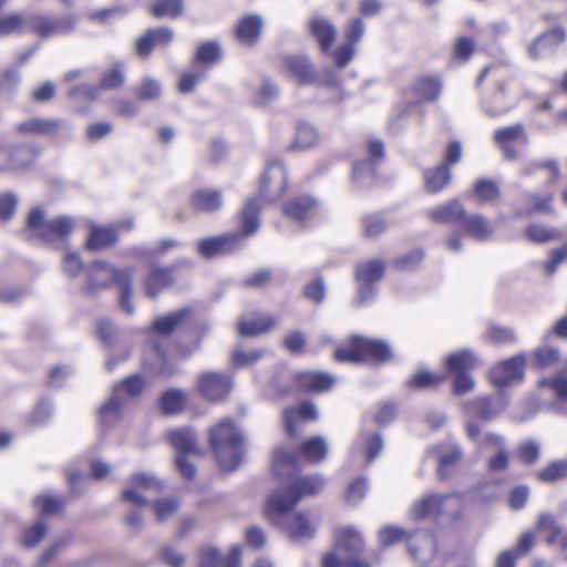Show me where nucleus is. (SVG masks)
<instances>
[{
  "label": "nucleus",
  "instance_id": "nucleus-25",
  "mask_svg": "<svg viewBox=\"0 0 567 567\" xmlns=\"http://www.w3.org/2000/svg\"><path fill=\"white\" fill-rule=\"evenodd\" d=\"M190 205L197 212L214 213L223 206L221 193L209 189L196 190L192 194Z\"/></svg>",
  "mask_w": 567,
  "mask_h": 567
},
{
  "label": "nucleus",
  "instance_id": "nucleus-39",
  "mask_svg": "<svg viewBox=\"0 0 567 567\" xmlns=\"http://www.w3.org/2000/svg\"><path fill=\"white\" fill-rule=\"evenodd\" d=\"M414 91L425 101H434L442 92V81L435 76L421 78L415 83Z\"/></svg>",
  "mask_w": 567,
  "mask_h": 567
},
{
  "label": "nucleus",
  "instance_id": "nucleus-29",
  "mask_svg": "<svg viewBox=\"0 0 567 567\" xmlns=\"http://www.w3.org/2000/svg\"><path fill=\"white\" fill-rule=\"evenodd\" d=\"M125 404L124 399L112 392L110 399L99 409L100 424L104 427L115 424L122 416Z\"/></svg>",
  "mask_w": 567,
  "mask_h": 567
},
{
  "label": "nucleus",
  "instance_id": "nucleus-22",
  "mask_svg": "<svg viewBox=\"0 0 567 567\" xmlns=\"http://www.w3.org/2000/svg\"><path fill=\"white\" fill-rule=\"evenodd\" d=\"M284 64L299 83L310 84L315 81L313 66L309 58L303 55L287 56Z\"/></svg>",
  "mask_w": 567,
  "mask_h": 567
},
{
  "label": "nucleus",
  "instance_id": "nucleus-45",
  "mask_svg": "<svg viewBox=\"0 0 567 567\" xmlns=\"http://www.w3.org/2000/svg\"><path fill=\"white\" fill-rule=\"evenodd\" d=\"M221 56V50L217 42L206 41L202 43L196 51L195 62L210 65L217 62Z\"/></svg>",
  "mask_w": 567,
  "mask_h": 567
},
{
  "label": "nucleus",
  "instance_id": "nucleus-20",
  "mask_svg": "<svg viewBox=\"0 0 567 567\" xmlns=\"http://www.w3.org/2000/svg\"><path fill=\"white\" fill-rule=\"evenodd\" d=\"M299 385L308 392H324L336 383V378L324 372L303 371L297 374Z\"/></svg>",
  "mask_w": 567,
  "mask_h": 567
},
{
  "label": "nucleus",
  "instance_id": "nucleus-40",
  "mask_svg": "<svg viewBox=\"0 0 567 567\" xmlns=\"http://www.w3.org/2000/svg\"><path fill=\"white\" fill-rule=\"evenodd\" d=\"M543 483H553L567 477V460H555L536 474Z\"/></svg>",
  "mask_w": 567,
  "mask_h": 567
},
{
  "label": "nucleus",
  "instance_id": "nucleus-60",
  "mask_svg": "<svg viewBox=\"0 0 567 567\" xmlns=\"http://www.w3.org/2000/svg\"><path fill=\"white\" fill-rule=\"evenodd\" d=\"M443 379V377H439L430 372H419L406 381V386L425 389L441 383Z\"/></svg>",
  "mask_w": 567,
  "mask_h": 567
},
{
  "label": "nucleus",
  "instance_id": "nucleus-46",
  "mask_svg": "<svg viewBox=\"0 0 567 567\" xmlns=\"http://www.w3.org/2000/svg\"><path fill=\"white\" fill-rule=\"evenodd\" d=\"M184 394L181 390L171 389L163 393L161 398V408L164 414H176L182 411L184 405Z\"/></svg>",
  "mask_w": 567,
  "mask_h": 567
},
{
  "label": "nucleus",
  "instance_id": "nucleus-38",
  "mask_svg": "<svg viewBox=\"0 0 567 567\" xmlns=\"http://www.w3.org/2000/svg\"><path fill=\"white\" fill-rule=\"evenodd\" d=\"M477 363V358L473 352L468 350H463L456 353H453L446 359L447 370L458 373H466V371L473 369Z\"/></svg>",
  "mask_w": 567,
  "mask_h": 567
},
{
  "label": "nucleus",
  "instance_id": "nucleus-13",
  "mask_svg": "<svg viewBox=\"0 0 567 567\" xmlns=\"http://www.w3.org/2000/svg\"><path fill=\"white\" fill-rule=\"evenodd\" d=\"M241 244V234H227L199 240L197 244V250L202 257L213 258L216 256L230 254L237 250Z\"/></svg>",
  "mask_w": 567,
  "mask_h": 567
},
{
  "label": "nucleus",
  "instance_id": "nucleus-53",
  "mask_svg": "<svg viewBox=\"0 0 567 567\" xmlns=\"http://www.w3.org/2000/svg\"><path fill=\"white\" fill-rule=\"evenodd\" d=\"M364 456L368 464L372 463L383 449V439L379 433L363 434Z\"/></svg>",
  "mask_w": 567,
  "mask_h": 567
},
{
  "label": "nucleus",
  "instance_id": "nucleus-27",
  "mask_svg": "<svg viewBox=\"0 0 567 567\" xmlns=\"http://www.w3.org/2000/svg\"><path fill=\"white\" fill-rule=\"evenodd\" d=\"M317 209L318 206L313 198L301 196L287 204L284 208V213L297 221H305L311 218Z\"/></svg>",
  "mask_w": 567,
  "mask_h": 567
},
{
  "label": "nucleus",
  "instance_id": "nucleus-43",
  "mask_svg": "<svg viewBox=\"0 0 567 567\" xmlns=\"http://www.w3.org/2000/svg\"><path fill=\"white\" fill-rule=\"evenodd\" d=\"M182 0H155L151 7L152 14L157 19L165 17L176 18L182 13Z\"/></svg>",
  "mask_w": 567,
  "mask_h": 567
},
{
  "label": "nucleus",
  "instance_id": "nucleus-42",
  "mask_svg": "<svg viewBox=\"0 0 567 567\" xmlns=\"http://www.w3.org/2000/svg\"><path fill=\"white\" fill-rule=\"evenodd\" d=\"M135 96L141 101H152L161 96L162 84L158 80L152 76L142 79L138 85L134 89Z\"/></svg>",
  "mask_w": 567,
  "mask_h": 567
},
{
  "label": "nucleus",
  "instance_id": "nucleus-17",
  "mask_svg": "<svg viewBox=\"0 0 567 567\" xmlns=\"http://www.w3.org/2000/svg\"><path fill=\"white\" fill-rule=\"evenodd\" d=\"M132 484L133 488H127L122 492V499L133 502L141 506L148 504L144 492L154 491L158 493L163 489V483L147 474L133 475Z\"/></svg>",
  "mask_w": 567,
  "mask_h": 567
},
{
  "label": "nucleus",
  "instance_id": "nucleus-26",
  "mask_svg": "<svg viewBox=\"0 0 567 567\" xmlns=\"http://www.w3.org/2000/svg\"><path fill=\"white\" fill-rule=\"evenodd\" d=\"M509 400L505 393H497L493 398H481L475 402V411L483 420H491L505 410Z\"/></svg>",
  "mask_w": 567,
  "mask_h": 567
},
{
  "label": "nucleus",
  "instance_id": "nucleus-16",
  "mask_svg": "<svg viewBox=\"0 0 567 567\" xmlns=\"http://www.w3.org/2000/svg\"><path fill=\"white\" fill-rule=\"evenodd\" d=\"M197 386L205 399L218 401L229 393L231 381L227 374L206 372L198 378Z\"/></svg>",
  "mask_w": 567,
  "mask_h": 567
},
{
  "label": "nucleus",
  "instance_id": "nucleus-28",
  "mask_svg": "<svg viewBox=\"0 0 567 567\" xmlns=\"http://www.w3.org/2000/svg\"><path fill=\"white\" fill-rule=\"evenodd\" d=\"M262 24L264 22L261 17L257 14H248L238 22L236 35L239 41L252 44L259 39Z\"/></svg>",
  "mask_w": 567,
  "mask_h": 567
},
{
  "label": "nucleus",
  "instance_id": "nucleus-37",
  "mask_svg": "<svg viewBox=\"0 0 567 567\" xmlns=\"http://www.w3.org/2000/svg\"><path fill=\"white\" fill-rule=\"evenodd\" d=\"M359 341L361 348L364 350L365 359L370 357L380 362L390 361L392 359V351L386 342L363 337H361Z\"/></svg>",
  "mask_w": 567,
  "mask_h": 567
},
{
  "label": "nucleus",
  "instance_id": "nucleus-33",
  "mask_svg": "<svg viewBox=\"0 0 567 567\" xmlns=\"http://www.w3.org/2000/svg\"><path fill=\"white\" fill-rule=\"evenodd\" d=\"M300 456L310 463H319L328 454L327 441L322 436L306 440L298 450Z\"/></svg>",
  "mask_w": 567,
  "mask_h": 567
},
{
  "label": "nucleus",
  "instance_id": "nucleus-2",
  "mask_svg": "<svg viewBox=\"0 0 567 567\" xmlns=\"http://www.w3.org/2000/svg\"><path fill=\"white\" fill-rule=\"evenodd\" d=\"M85 271L86 284L84 290L86 293L95 295L102 290L117 287L120 307L127 315L134 313L132 303L134 267L116 268L106 261L95 260L86 267Z\"/></svg>",
  "mask_w": 567,
  "mask_h": 567
},
{
  "label": "nucleus",
  "instance_id": "nucleus-64",
  "mask_svg": "<svg viewBox=\"0 0 567 567\" xmlns=\"http://www.w3.org/2000/svg\"><path fill=\"white\" fill-rule=\"evenodd\" d=\"M221 556L214 547H205L199 553L198 567H220Z\"/></svg>",
  "mask_w": 567,
  "mask_h": 567
},
{
  "label": "nucleus",
  "instance_id": "nucleus-47",
  "mask_svg": "<svg viewBox=\"0 0 567 567\" xmlns=\"http://www.w3.org/2000/svg\"><path fill=\"white\" fill-rule=\"evenodd\" d=\"M542 454L540 445L534 440H525L518 446L516 451L517 458L526 464L533 465L539 458Z\"/></svg>",
  "mask_w": 567,
  "mask_h": 567
},
{
  "label": "nucleus",
  "instance_id": "nucleus-44",
  "mask_svg": "<svg viewBox=\"0 0 567 567\" xmlns=\"http://www.w3.org/2000/svg\"><path fill=\"white\" fill-rule=\"evenodd\" d=\"M297 454L286 447H279L274 452L272 466L277 476L284 475L285 468L297 466Z\"/></svg>",
  "mask_w": 567,
  "mask_h": 567
},
{
  "label": "nucleus",
  "instance_id": "nucleus-59",
  "mask_svg": "<svg viewBox=\"0 0 567 567\" xmlns=\"http://www.w3.org/2000/svg\"><path fill=\"white\" fill-rule=\"evenodd\" d=\"M549 38L555 39L558 44L565 40V30L561 27H556L534 41L528 48L529 55L533 59H539L542 56L538 48Z\"/></svg>",
  "mask_w": 567,
  "mask_h": 567
},
{
  "label": "nucleus",
  "instance_id": "nucleus-35",
  "mask_svg": "<svg viewBox=\"0 0 567 567\" xmlns=\"http://www.w3.org/2000/svg\"><path fill=\"white\" fill-rule=\"evenodd\" d=\"M319 141L320 135L313 126L300 123L297 126L295 141L289 145V148L291 151H306L318 145Z\"/></svg>",
  "mask_w": 567,
  "mask_h": 567
},
{
  "label": "nucleus",
  "instance_id": "nucleus-57",
  "mask_svg": "<svg viewBox=\"0 0 567 567\" xmlns=\"http://www.w3.org/2000/svg\"><path fill=\"white\" fill-rule=\"evenodd\" d=\"M369 488L368 478L364 476L358 477L352 481L347 489V501L351 504H357L363 499Z\"/></svg>",
  "mask_w": 567,
  "mask_h": 567
},
{
  "label": "nucleus",
  "instance_id": "nucleus-18",
  "mask_svg": "<svg viewBox=\"0 0 567 567\" xmlns=\"http://www.w3.org/2000/svg\"><path fill=\"white\" fill-rule=\"evenodd\" d=\"M174 280L173 268L154 267L143 280L144 293L150 299H156Z\"/></svg>",
  "mask_w": 567,
  "mask_h": 567
},
{
  "label": "nucleus",
  "instance_id": "nucleus-50",
  "mask_svg": "<svg viewBox=\"0 0 567 567\" xmlns=\"http://www.w3.org/2000/svg\"><path fill=\"white\" fill-rule=\"evenodd\" d=\"M474 194L480 200L489 202L499 196V187L495 181L481 178L473 185Z\"/></svg>",
  "mask_w": 567,
  "mask_h": 567
},
{
  "label": "nucleus",
  "instance_id": "nucleus-6",
  "mask_svg": "<svg viewBox=\"0 0 567 567\" xmlns=\"http://www.w3.org/2000/svg\"><path fill=\"white\" fill-rule=\"evenodd\" d=\"M73 228L72 217L58 216L48 219L43 209L33 207L28 213L23 236L30 241L52 243L54 239L66 238Z\"/></svg>",
  "mask_w": 567,
  "mask_h": 567
},
{
  "label": "nucleus",
  "instance_id": "nucleus-23",
  "mask_svg": "<svg viewBox=\"0 0 567 567\" xmlns=\"http://www.w3.org/2000/svg\"><path fill=\"white\" fill-rule=\"evenodd\" d=\"M189 315L190 308L184 307L165 316L157 317L152 324V330L153 332L163 336L171 334L176 328L186 321Z\"/></svg>",
  "mask_w": 567,
  "mask_h": 567
},
{
  "label": "nucleus",
  "instance_id": "nucleus-32",
  "mask_svg": "<svg viewBox=\"0 0 567 567\" xmlns=\"http://www.w3.org/2000/svg\"><path fill=\"white\" fill-rule=\"evenodd\" d=\"M461 226L477 240H487L493 234L492 224L481 215L467 216L465 214Z\"/></svg>",
  "mask_w": 567,
  "mask_h": 567
},
{
  "label": "nucleus",
  "instance_id": "nucleus-7",
  "mask_svg": "<svg viewBox=\"0 0 567 567\" xmlns=\"http://www.w3.org/2000/svg\"><path fill=\"white\" fill-rule=\"evenodd\" d=\"M461 505V496L457 493H429L412 505L411 516L415 520L456 518Z\"/></svg>",
  "mask_w": 567,
  "mask_h": 567
},
{
  "label": "nucleus",
  "instance_id": "nucleus-63",
  "mask_svg": "<svg viewBox=\"0 0 567 567\" xmlns=\"http://www.w3.org/2000/svg\"><path fill=\"white\" fill-rule=\"evenodd\" d=\"M527 238L534 243H546L556 238L557 233L542 225H530L525 231Z\"/></svg>",
  "mask_w": 567,
  "mask_h": 567
},
{
  "label": "nucleus",
  "instance_id": "nucleus-5",
  "mask_svg": "<svg viewBox=\"0 0 567 567\" xmlns=\"http://www.w3.org/2000/svg\"><path fill=\"white\" fill-rule=\"evenodd\" d=\"M78 19L66 16L56 20L41 14H9L0 19V33L8 34L13 31L27 30L41 38L64 34L75 29Z\"/></svg>",
  "mask_w": 567,
  "mask_h": 567
},
{
  "label": "nucleus",
  "instance_id": "nucleus-14",
  "mask_svg": "<svg viewBox=\"0 0 567 567\" xmlns=\"http://www.w3.org/2000/svg\"><path fill=\"white\" fill-rule=\"evenodd\" d=\"M528 135L522 123L497 128L494 133L495 144L501 148L504 157L508 161H515L518 158V152L512 144L514 142L528 144Z\"/></svg>",
  "mask_w": 567,
  "mask_h": 567
},
{
  "label": "nucleus",
  "instance_id": "nucleus-4",
  "mask_svg": "<svg viewBox=\"0 0 567 567\" xmlns=\"http://www.w3.org/2000/svg\"><path fill=\"white\" fill-rule=\"evenodd\" d=\"M209 444L223 471H234L241 463L244 439L231 419H225L210 429Z\"/></svg>",
  "mask_w": 567,
  "mask_h": 567
},
{
  "label": "nucleus",
  "instance_id": "nucleus-1",
  "mask_svg": "<svg viewBox=\"0 0 567 567\" xmlns=\"http://www.w3.org/2000/svg\"><path fill=\"white\" fill-rule=\"evenodd\" d=\"M323 486L324 480L321 475H308L297 478L289 487L276 488L266 502L267 518L292 540L311 538L315 534L313 527L305 515L293 514L292 511L303 497L319 493Z\"/></svg>",
  "mask_w": 567,
  "mask_h": 567
},
{
  "label": "nucleus",
  "instance_id": "nucleus-41",
  "mask_svg": "<svg viewBox=\"0 0 567 567\" xmlns=\"http://www.w3.org/2000/svg\"><path fill=\"white\" fill-rule=\"evenodd\" d=\"M462 455V449L458 445H452L446 453H443L439 456V480L445 481L450 477V468L461 460Z\"/></svg>",
  "mask_w": 567,
  "mask_h": 567
},
{
  "label": "nucleus",
  "instance_id": "nucleus-21",
  "mask_svg": "<svg viewBox=\"0 0 567 567\" xmlns=\"http://www.w3.org/2000/svg\"><path fill=\"white\" fill-rule=\"evenodd\" d=\"M277 323L276 318L266 313H258L251 319H241L238 332L243 337H256L270 331Z\"/></svg>",
  "mask_w": 567,
  "mask_h": 567
},
{
  "label": "nucleus",
  "instance_id": "nucleus-56",
  "mask_svg": "<svg viewBox=\"0 0 567 567\" xmlns=\"http://www.w3.org/2000/svg\"><path fill=\"white\" fill-rule=\"evenodd\" d=\"M125 82V74L123 68L116 65L105 72L103 75L100 89L102 90H114L121 87Z\"/></svg>",
  "mask_w": 567,
  "mask_h": 567
},
{
  "label": "nucleus",
  "instance_id": "nucleus-51",
  "mask_svg": "<svg viewBox=\"0 0 567 567\" xmlns=\"http://www.w3.org/2000/svg\"><path fill=\"white\" fill-rule=\"evenodd\" d=\"M19 205V197L12 192L0 193V221L11 220Z\"/></svg>",
  "mask_w": 567,
  "mask_h": 567
},
{
  "label": "nucleus",
  "instance_id": "nucleus-3",
  "mask_svg": "<svg viewBox=\"0 0 567 567\" xmlns=\"http://www.w3.org/2000/svg\"><path fill=\"white\" fill-rule=\"evenodd\" d=\"M287 184L288 177L284 165L277 161L270 163L260 179L258 197L248 199L243 209L244 235H252L259 228V202L268 203L280 198L287 188Z\"/></svg>",
  "mask_w": 567,
  "mask_h": 567
},
{
  "label": "nucleus",
  "instance_id": "nucleus-52",
  "mask_svg": "<svg viewBox=\"0 0 567 567\" xmlns=\"http://www.w3.org/2000/svg\"><path fill=\"white\" fill-rule=\"evenodd\" d=\"M528 200L533 205L532 209H527L526 212H516L517 217H522L524 215L532 214L533 210L545 213V214H551V202H553V195L550 194H528Z\"/></svg>",
  "mask_w": 567,
  "mask_h": 567
},
{
  "label": "nucleus",
  "instance_id": "nucleus-48",
  "mask_svg": "<svg viewBox=\"0 0 567 567\" xmlns=\"http://www.w3.org/2000/svg\"><path fill=\"white\" fill-rule=\"evenodd\" d=\"M360 336L352 338V348L339 349L336 351L334 357L340 362L359 363L365 360V353L363 348L360 346Z\"/></svg>",
  "mask_w": 567,
  "mask_h": 567
},
{
  "label": "nucleus",
  "instance_id": "nucleus-12",
  "mask_svg": "<svg viewBox=\"0 0 567 567\" xmlns=\"http://www.w3.org/2000/svg\"><path fill=\"white\" fill-rule=\"evenodd\" d=\"M309 34L316 40L321 53L330 52L337 39V28L331 20L319 13H313L307 22Z\"/></svg>",
  "mask_w": 567,
  "mask_h": 567
},
{
  "label": "nucleus",
  "instance_id": "nucleus-10",
  "mask_svg": "<svg viewBox=\"0 0 567 567\" xmlns=\"http://www.w3.org/2000/svg\"><path fill=\"white\" fill-rule=\"evenodd\" d=\"M72 130L71 123L63 118L33 117L18 124V131L22 134L51 137L69 134Z\"/></svg>",
  "mask_w": 567,
  "mask_h": 567
},
{
  "label": "nucleus",
  "instance_id": "nucleus-49",
  "mask_svg": "<svg viewBox=\"0 0 567 567\" xmlns=\"http://www.w3.org/2000/svg\"><path fill=\"white\" fill-rule=\"evenodd\" d=\"M362 226L363 235L368 238H374L386 230L388 223L381 214H371L363 217Z\"/></svg>",
  "mask_w": 567,
  "mask_h": 567
},
{
  "label": "nucleus",
  "instance_id": "nucleus-34",
  "mask_svg": "<svg viewBox=\"0 0 567 567\" xmlns=\"http://www.w3.org/2000/svg\"><path fill=\"white\" fill-rule=\"evenodd\" d=\"M384 269L385 265L381 259L360 262L355 268V278L359 284H373L383 277Z\"/></svg>",
  "mask_w": 567,
  "mask_h": 567
},
{
  "label": "nucleus",
  "instance_id": "nucleus-11",
  "mask_svg": "<svg viewBox=\"0 0 567 567\" xmlns=\"http://www.w3.org/2000/svg\"><path fill=\"white\" fill-rule=\"evenodd\" d=\"M369 159L357 163L353 166L352 178L361 187H367L375 182V166L384 157V145L379 140H373L368 145Z\"/></svg>",
  "mask_w": 567,
  "mask_h": 567
},
{
  "label": "nucleus",
  "instance_id": "nucleus-31",
  "mask_svg": "<svg viewBox=\"0 0 567 567\" xmlns=\"http://www.w3.org/2000/svg\"><path fill=\"white\" fill-rule=\"evenodd\" d=\"M116 239L117 235L114 227H100L92 225L86 240V248L92 251L101 250L113 245Z\"/></svg>",
  "mask_w": 567,
  "mask_h": 567
},
{
  "label": "nucleus",
  "instance_id": "nucleus-54",
  "mask_svg": "<svg viewBox=\"0 0 567 567\" xmlns=\"http://www.w3.org/2000/svg\"><path fill=\"white\" fill-rule=\"evenodd\" d=\"M154 515L157 522L163 523L172 517L178 509L175 498H162L153 504Z\"/></svg>",
  "mask_w": 567,
  "mask_h": 567
},
{
  "label": "nucleus",
  "instance_id": "nucleus-36",
  "mask_svg": "<svg viewBox=\"0 0 567 567\" xmlns=\"http://www.w3.org/2000/svg\"><path fill=\"white\" fill-rule=\"evenodd\" d=\"M144 388V378L140 374H132L117 383L113 388L112 392L116 393L118 398L124 399V402L126 403L127 398L138 396L143 392Z\"/></svg>",
  "mask_w": 567,
  "mask_h": 567
},
{
  "label": "nucleus",
  "instance_id": "nucleus-15",
  "mask_svg": "<svg viewBox=\"0 0 567 567\" xmlns=\"http://www.w3.org/2000/svg\"><path fill=\"white\" fill-rule=\"evenodd\" d=\"M523 355H516L504 360L489 371V381L496 388H505L515 380H522L524 377Z\"/></svg>",
  "mask_w": 567,
  "mask_h": 567
},
{
  "label": "nucleus",
  "instance_id": "nucleus-8",
  "mask_svg": "<svg viewBox=\"0 0 567 567\" xmlns=\"http://www.w3.org/2000/svg\"><path fill=\"white\" fill-rule=\"evenodd\" d=\"M167 439L176 451L174 463L179 475L185 480H193L197 471L189 457L200 454L197 436L190 429H176L168 432Z\"/></svg>",
  "mask_w": 567,
  "mask_h": 567
},
{
  "label": "nucleus",
  "instance_id": "nucleus-30",
  "mask_svg": "<svg viewBox=\"0 0 567 567\" xmlns=\"http://www.w3.org/2000/svg\"><path fill=\"white\" fill-rule=\"evenodd\" d=\"M423 178L426 190L437 193L449 185L452 173L446 164H441L435 168L425 169L423 172Z\"/></svg>",
  "mask_w": 567,
  "mask_h": 567
},
{
  "label": "nucleus",
  "instance_id": "nucleus-61",
  "mask_svg": "<svg viewBox=\"0 0 567 567\" xmlns=\"http://www.w3.org/2000/svg\"><path fill=\"white\" fill-rule=\"evenodd\" d=\"M268 353L267 350H251V351H243L236 350L233 355V362L238 367H246L258 362Z\"/></svg>",
  "mask_w": 567,
  "mask_h": 567
},
{
  "label": "nucleus",
  "instance_id": "nucleus-55",
  "mask_svg": "<svg viewBox=\"0 0 567 567\" xmlns=\"http://www.w3.org/2000/svg\"><path fill=\"white\" fill-rule=\"evenodd\" d=\"M34 505L40 507L43 515H54L64 509V502L59 497L39 495L34 498Z\"/></svg>",
  "mask_w": 567,
  "mask_h": 567
},
{
  "label": "nucleus",
  "instance_id": "nucleus-24",
  "mask_svg": "<svg viewBox=\"0 0 567 567\" xmlns=\"http://www.w3.org/2000/svg\"><path fill=\"white\" fill-rule=\"evenodd\" d=\"M297 417L302 420H317L318 411L311 402H302L297 406L288 408L284 412V422L287 433L290 436L296 435L295 421Z\"/></svg>",
  "mask_w": 567,
  "mask_h": 567
},
{
  "label": "nucleus",
  "instance_id": "nucleus-62",
  "mask_svg": "<svg viewBox=\"0 0 567 567\" xmlns=\"http://www.w3.org/2000/svg\"><path fill=\"white\" fill-rule=\"evenodd\" d=\"M52 412V405L48 401L41 400L31 413L30 423L35 426L43 425L50 420Z\"/></svg>",
  "mask_w": 567,
  "mask_h": 567
},
{
  "label": "nucleus",
  "instance_id": "nucleus-58",
  "mask_svg": "<svg viewBox=\"0 0 567 567\" xmlns=\"http://www.w3.org/2000/svg\"><path fill=\"white\" fill-rule=\"evenodd\" d=\"M47 533V525L42 520H39L34 525L25 529L22 543L25 547H34L44 538Z\"/></svg>",
  "mask_w": 567,
  "mask_h": 567
},
{
  "label": "nucleus",
  "instance_id": "nucleus-9",
  "mask_svg": "<svg viewBox=\"0 0 567 567\" xmlns=\"http://www.w3.org/2000/svg\"><path fill=\"white\" fill-rule=\"evenodd\" d=\"M336 550L343 556L344 567H371L358 556L364 548L361 535L352 527H343L336 535Z\"/></svg>",
  "mask_w": 567,
  "mask_h": 567
},
{
  "label": "nucleus",
  "instance_id": "nucleus-19",
  "mask_svg": "<svg viewBox=\"0 0 567 567\" xmlns=\"http://www.w3.org/2000/svg\"><path fill=\"white\" fill-rule=\"evenodd\" d=\"M429 217L434 223L462 225L465 216L463 205L457 200H451L429 210Z\"/></svg>",
  "mask_w": 567,
  "mask_h": 567
}]
</instances>
